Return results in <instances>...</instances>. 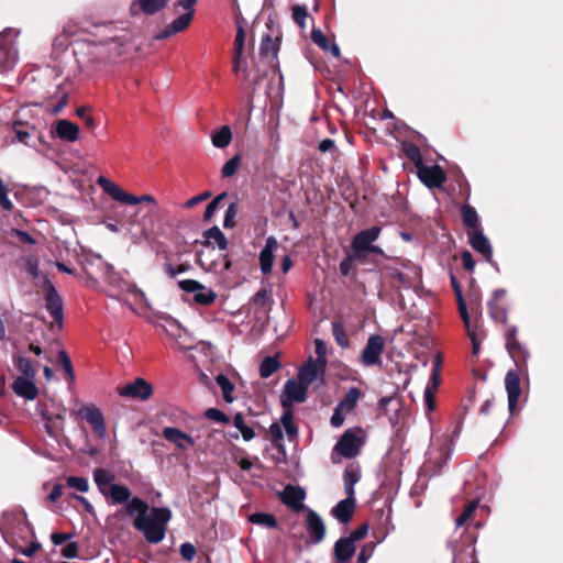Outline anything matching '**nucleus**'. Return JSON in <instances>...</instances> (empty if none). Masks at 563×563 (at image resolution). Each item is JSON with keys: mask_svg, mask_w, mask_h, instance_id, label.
Instances as JSON below:
<instances>
[{"mask_svg": "<svg viewBox=\"0 0 563 563\" xmlns=\"http://www.w3.org/2000/svg\"><path fill=\"white\" fill-rule=\"evenodd\" d=\"M13 364L15 368L22 374L20 377L35 378L36 369L29 358L21 355H15L13 356Z\"/></svg>", "mask_w": 563, "mask_h": 563, "instance_id": "c9c22d12", "label": "nucleus"}, {"mask_svg": "<svg viewBox=\"0 0 563 563\" xmlns=\"http://www.w3.org/2000/svg\"><path fill=\"white\" fill-rule=\"evenodd\" d=\"M277 242L275 238L269 236L266 240V244L264 249L260 253V265L263 274H268L272 272L273 262H274V249L276 247Z\"/></svg>", "mask_w": 563, "mask_h": 563, "instance_id": "a878e982", "label": "nucleus"}, {"mask_svg": "<svg viewBox=\"0 0 563 563\" xmlns=\"http://www.w3.org/2000/svg\"><path fill=\"white\" fill-rule=\"evenodd\" d=\"M380 231L382 229L379 227L374 225L369 229L360 231L354 235L351 242V249L357 262L362 264L366 262L368 249L372 243L378 239Z\"/></svg>", "mask_w": 563, "mask_h": 563, "instance_id": "0eeeda50", "label": "nucleus"}, {"mask_svg": "<svg viewBox=\"0 0 563 563\" xmlns=\"http://www.w3.org/2000/svg\"><path fill=\"white\" fill-rule=\"evenodd\" d=\"M19 33L12 27H7L0 33V64L5 69L13 67L18 60L15 42Z\"/></svg>", "mask_w": 563, "mask_h": 563, "instance_id": "6e6552de", "label": "nucleus"}, {"mask_svg": "<svg viewBox=\"0 0 563 563\" xmlns=\"http://www.w3.org/2000/svg\"><path fill=\"white\" fill-rule=\"evenodd\" d=\"M505 386L508 395L509 408L512 409L520 396V379L519 374L515 371H509L505 377Z\"/></svg>", "mask_w": 563, "mask_h": 563, "instance_id": "b1692460", "label": "nucleus"}, {"mask_svg": "<svg viewBox=\"0 0 563 563\" xmlns=\"http://www.w3.org/2000/svg\"><path fill=\"white\" fill-rule=\"evenodd\" d=\"M240 162H241L240 155H235L232 158H230L221 168L222 177H224V178L232 177L236 173Z\"/></svg>", "mask_w": 563, "mask_h": 563, "instance_id": "603ef678", "label": "nucleus"}, {"mask_svg": "<svg viewBox=\"0 0 563 563\" xmlns=\"http://www.w3.org/2000/svg\"><path fill=\"white\" fill-rule=\"evenodd\" d=\"M57 358H58V362L60 363V365L63 366V368L65 369V372L67 373L69 380L74 382L75 373H74L71 361H70L68 354L66 353V351L60 350L58 352Z\"/></svg>", "mask_w": 563, "mask_h": 563, "instance_id": "6e6d98bb", "label": "nucleus"}, {"mask_svg": "<svg viewBox=\"0 0 563 563\" xmlns=\"http://www.w3.org/2000/svg\"><path fill=\"white\" fill-rule=\"evenodd\" d=\"M417 175L428 188H441L446 180V175L439 165L427 166L422 164L417 168Z\"/></svg>", "mask_w": 563, "mask_h": 563, "instance_id": "4468645a", "label": "nucleus"}, {"mask_svg": "<svg viewBox=\"0 0 563 563\" xmlns=\"http://www.w3.org/2000/svg\"><path fill=\"white\" fill-rule=\"evenodd\" d=\"M18 265H23L26 272L33 277L38 278L40 268H38V260L34 255H27L21 257L16 261Z\"/></svg>", "mask_w": 563, "mask_h": 563, "instance_id": "79ce46f5", "label": "nucleus"}, {"mask_svg": "<svg viewBox=\"0 0 563 563\" xmlns=\"http://www.w3.org/2000/svg\"><path fill=\"white\" fill-rule=\"evenodd\" d=\"M384 347L385 341L380 335H371L361 353V362L363 365L373 366L378 364L380 362V355L384 351Z\"/></svg>", "mask_w": 563, "mask_h": 563, "instance_id": "ddd939ff", "label": "nucleus"}, {"mask_svg": "<svg viewBox=\"0 0 563 563\" xmlns=\"http://www.w3.org/2000/svg\"><path fill=\"white\" fill-rule=\"evenodd\" d=\"M167 3L168 0H137L132 4V10L134 7H139L144 14L153 15L163 10Z\"/></svg>", "mask_w": 563, "mask_h": 563, "instance_id": "7c9ffc66", "label": "nucleus"}, {"mask_svg": "<svg viewBox=\"0 0 563 563\" xmlns=\"http://www.w3.org/2000/svg\"><path fill=\"white\" fill-rule=\"evenodd\" d=\"M106 31H110V33H113V35L104 36V38H103L104 44H110L112 42H118V43L122 44L124 41H126L124 30H119L114 25L108 24L104 27L100 29L99 34H104Z\"/></svg>", "mask_w": 563, "mask_h": 563, "instance_id": "37998d69", "label": "nucleus"}, {"mask_svg": "<svg viewBox=\"0 0 563 563\" xmlns=\"http://www.w3.org/2000/svg\"><path fill=\"white\" fill-rule=\"evenodd\" d=\"M307 390V386L295 379H288L284 385L280 399L284 411L280 421L290 441L295 440L298 435V429L294 421L292 406L295 402L300 404L306 400Z\"/></svg>", "mask_w": 563, "mask_h": 563, "instance_id": "f03ea898", "label": "nucleus"}, {"mask_svg": "<svg viewBox=\"0 0 563 563\" xmlns=\"http://www.w3.org/2000/svg\"><path fill=\"white\" fill-rule=\"evenodd\" d=\"M227 192H222L218 195L216 198L211 200L206 207L203 219L205 221H210L214 213L217 212L220 202L227 197Z\"/></svg>", "mask_w": 563, "mask_h": 563, "instance_id": "864d4df0", "label": "nucleus"}, {"mask_svg": "<svg viewBox=\"0 0 563 563\" xmlns=\"http://www.w3.org/2000/svg\"><path fill=\"white\" fill-rule=\"evenodd\" d=\"M249 521L253 525L263 526L265 528H276L277 520L276 518L266 512H254L249 516Z\"/></svg>", "mask_w": 563, "mask_h": 563, "instance_id": "ea45409f", "label": "nucleus"}, {"mask_svg": "<svg viewBox=\"0 0 563 563\" xmlns=\"http://www.w3.org/2000/svg\"><path fill=\"white\" fill-rule=\"evenodd\" d=\"M12 390L26 400H34L38 395L34 378L29 377H16L12 383Z\"/></svg>", "mask_w": 563, "mask_h": 563, "instance_id": "aec40b11", "label": "nucleus"}, {"mask_svg": "<svg viewBox=\"0 0 563 563\" xmlns=\"http://www.w3.org/2000/svg\"><path fill=\"white\" fill-rule=\"evenodd\" d=\"M385 275L399 283L401 286L409 288L416 285L420 279V269L413 263L407 260H394L383 266Z\"/></svg>", "mask_w": 563, "mask_h": 563, "instance_id": "7ed1b4c3", "label": "nucleus"}, {"mask_svg": "<svg viewBox=\"0 0 563 563\" xmlns=\"http://www.w3.org/2000/svg\"><path fill=\"white\" fill-rule=\"evenodd\" d=\"M73 415L85 419L100 439H103L107 435V427L103 415L96 405H82L77 410H74Z\"/></svg>", "mask_w": 563, "mask_h": 563, "instance_id": "9d476101", "label": "nucleus"}, {"mask_svg": "<svg viewBox=\"0 0 563 563\" xmlns=\"http://www.w3.org/2000/svg\"><path fill=\"white\" fill-rule=\"evenodd\" d=\"M38 411L43 420L45 421L46 433L54 439L65 429V411L64 407H57L54 402H40Z\"/></svg>", "mask_w": 563, "mask_h": 563, "instance_id": "20e7f679", "label": "nucleus"}, {"mask_svg": "<svg viewBox=\"0 0 563 563\" xmlns=\"http://www.w3.org/2000/svg\"><path fill=\"white\" fill-rule=\"evenodd\" d=\"M97 184L102 188L104 192H107L113 200L124 203V205H137L142 202H147L152 205H156V200L151 195H143V196H134L132 194H129L124 191L119 185L111 181L110 179L100 176L97 180Z\"/></svg>", "mask_w": 563, "mask_h": 563, "instance_id": "39448f33", "label": "nucleus"}, {"mask_svg": "<svg viewBox=\"0 0 563 563\" xmlns=\"http://www.w3.org/2000/svg\"><path fill=\"white\" fill-rule=\"evenodd\" d=\"M319 371V365L310 360L299 368L298 380L309 387V385L317 378Z\"/></svg>", "mask_w": 563, "mask_h": 563, "instance_id": "c756f323", "label": "nucleus"}, {"mask_svg": "<svg viewBox=\"0 0 563 563\" xmlns=\"http://www.w3.org/2000/svg\"><path fill=\"white\" fill-rule=\"evenodd\" d=\"M245 33L243 27L239 26L234 40L236 58H241L243 46H244Z\"/></svg>", "mask_w": 563, "mask_h": 563, "instance_id": "e2e57ef3", "label": "nucleus"}, {"mask_svg": "<svg viewBox=\"0 0 563 563\" xmlns=\"http://www.w3.org/2000/svg\"><path fill=\"white\" fill-rule=\"evenodd\" d=\"M93 481L101 494H106V490L113 485L114 475L104 468H96L93 471Z\"/></svg>", "mask_w": 563, "mask_h": 563, "instance_id": "473e14b6", "label": "nucleus"}, {"mask_svg": "<svg viewBox=\"0 0 563 563\" xmlns=\"http://www.w3.org/2000/svg\"><path fill=\"white\" fill-rule=\"evenodd\" d=\"M356 261L354 257V253L344 257L340 263V272L343 276H347L353 267V262Z\"/></svg>", "mask_w": 563, "mask_h": 563, "instance_id": "338daca9", "label": "nucleus"}, {"mask_svg": "<svg viewBox=\"0 0 563 563\" xmlns=\"http://www.w3.org/2000/svg\"><path fill=\"white\" fill-rule=\"evenodd\" d=\"M355 509L354 496H347L346 498L338 503L331 510L332 516L342 523H346L351 520Z\"/></svg>", "mask_w": 563, "mask_h": 563, "instance_id": "5701e85b", "label": "nucleus"}, {"mask_svg": "<svg viewBox=\"0 0 563 563\" xmlns=\"http://www.w3.org/2000/svg\"><path fill=\"white\" fill-rule=\"evenodd\" d=\"M367 531H368V526L367 525H362L357 529L352 531L350 533V536L346 537V539L351 540L355 544L356 541L362 540L363 538H365V536L367 534Z\"/></svg>", "mask_w": 563, "mask_h": 563, "instance_id": "774afa93", "label": "nucleus"}, {"mask_svg": "<svg viewBox=\"0 0 563 563\" xmlns=\"http://www.w3.org/2000/svg\"><path fill=\"white\" fill-rule=\"evenodd\" d=\"M53 134L62 141L74 143L78 141L80 130L74 122L60 119L53 126Z\"/></svg>", "mask_w": 563, "mask_h": 563, "instance_id": "f3484780", "label": "nucleus"}, {"mask_svg": "<svg viewBox=\"0 0 563 563\" xmlns=\"http://www.w3.org/2000/svg\"><path fill=\"white\" fill-rule=\"evenodd\" d=\"M194 11L186 12L175 19L170 24H168L161 33H158L155 38L164 40L173 34L179 33L188 27L191 22Z\"/></svg>", "mask_w": 563, "mask_h": 563, "instance_id": "4be33fe9", "label": "nucleus"}, {"mask_svg": "<svg viewBox=\"0 0 563 563\" xmlns=\"http://www.w3.org/2000/svg\"><path fill=\"white\" fill-rule=\"evenodd\" d=\"M163 438L173 443L177 449L186 451L195 445V440L187 433L174 427H166L162 432Z\"/></svg>", "mask_w": 563, "mask_h": 563, "instance_id": "a211bd4d", "label": "nucleus"}, {"mask_svg": "<svg viewBox=\"0 0 563 563\" xmlns=\"http://www.w3.org/2000/svg\"><path fill=\"white\" fill-rule=\"evenodd\" d=\"M178 286L186 292L194 294V300L203 306L212 303L217 299V294L194 279H184L178 282Z\"/></svg>", "mask_w": 563, "mask_h": 563, "instance_id": "f8f14e48", "label": "nucleus"}, {"mask_svg": "<svg viewBox=\"0 0 563 563\" xmlns=\"http://www.w3.org/2000/svg\"><path fill=\"white\" fill-rule=\"evenodd\" d=\"M280 367V363L278 362L276 356L266 357L260 366V375L262 378H268Z\"/></svg>", "mask_w": 563, "mask_h": 563, "instance_id": "a19ab883", "label": "nucleus"}, {"mask_svg": "<svg viewBox=\"0 0 563 563\" xmlns=\"http://www.w3.org/2000/svg\"><path fill=\"white\" fill-rule=\"evenodd\" d=\"M489 316L496 322L505 323L507 321V311L504 307L499 306L495 301L488 302Z\"/></svg>", "mask_w": 563, "mask_h": 563, "instance_id": "8fccbe9b", "label": "nucleus"}, {"mask_svg": "<svg viewBox=\"0 0 563 563\" xmlns=\"http://www.w3.org/2000/svg\"><path fill=\"white\" fill-rule=\"evenodd\" d=\"M305 492L301 488L287 486L282 493L280 497L285 505L291 507L295 510L303 508Z\"/></svg>", "mask_w": 563, "mask_h": 563, "instance_id": "393cba45", "label": "nucleus"}, {"mask_svg": "<svg viewBox=\"0 0 563 563\" xmlns=\"http://www.w3.org/2000/svg\"><path fill=\"white\" fill-rule=\"evenodd\" d=\"M278 52V42L269 34L262 37L260 45V54L264 57H276Z\"/></svg>", "mask_w": 563, "mask_h": 563, "instance_id": "58836bf2", "label": "nucleus"}, {"mask_svg": "<svg viewBox=\"0 0 563 563\" xmlns=\"http://www.w3.org/2000/svg\"><path fill=\"white\" fill-rule=\"evenodd\" d=\"M467 238L471 246L479 253L486 261L493 257V250L488 239L484 235L482 229L467 231Z\"/></svg>", "mask_w": 563, "mask_h": 563, "instance_id": "6ab92c4d", "label": "nucleus"}, {"mask_svg": "<svg viewBox=\"0 0 563 563\" xmlns=\"http://www.w3.org/2000/svg\"><path fill=\"white\" fill-rule=\"evenodd\" d=\"M106 31H110V33H113V35L104 36V38H103L104 44H110L112 42H118V43L122 44L124 41H126L124 30H119L114 25L108 24L104 27L100 29L99 34H104Z\"/></svg>", "mask_w": 563, "mask_h": 563, "instance_id": "c03bdc74", "label": "nucleus"}, {"mask_svg": "<svg viewBox=\"0 0 563 563\" xmlns=\"http://www.w3.org/2000/svg\"><path fill=\"white\" fill-rule=\"evenodd\" d=\"M461 216L463 223L467 227L468 231L481 230L479 218L475 208L470 205H464L461 208Z\"/></svg>", "mask_w": 563, "mask_h": 563, "instance_id": "72a5a7b5", "label": "nucleus"}, {"mask_svg": "<svg viewBox=\"0 0 563 563\" xmlns=\"http://www.w3.org/2000/svg\"><path fill=\"white\" fill-rule=\"evenodd\" d=\"M282 427L284 428L283 423H278V422H273L271 426H269V429H268V432H269V435H271V439H272V442L274 443V445L276 446H280L282 445V442L284 440V434H283V429Z\"/></svg>", "mask_w": 563, "mask_h": 563, "instance_id": "13d9d810", "label": "nucleus"}, {"mask_svg": "<svg viewBox=\"0 0 563 563\" xmlns=\"http://www.w3.org/2000/svg\"><path fill=\"white\" fill-rule=\"evenodd\" d=\"M517 328L511 327L509 328L505 333V340H506V349L510 355V357L514 360L518 372L523 373L527 367V362L529 358V351L527 347L521 344L517 338Z\"/></svg>", "mask_w": 563, "mask_h": 563, "instance_id": "1a4fd4ad", "label": "nucleus"}, {"mask_svg": "<svg viewBox=\"0 0 563 563\" xmlns=\"http://www.w3.org/2000/svg\"><path fill=\"white\" fill-rule=\"evenodd\" d=\"M363 445V441L354 430H346L333 448V453L340 457H355Z\"/></svg>", "mask_w": 563, "mask_h": 563, "instance_id": "9b49d317", "label": "nucleus"}, {"mask_svg": "<svg viewBox=\"0 0 563 563\" xmlns=\"http://www.w3.org/2000/svg\"><path fill=\"white\" fill-rule=\"evenodd\" d=\"M0 206L7 211L12 210L13 208V203L8 197L7 186L2 180H0Z\"/></svg>", "mask_w": 563, "mask_h": 563, "instance_id": "680f3d73", "label": "nucleus"}, {"mask_svg": "<svg viewBox=\"0 0 563 563\" xmlns=\"http://www.w3.org/2000/svg\"><path fill=\"white\" fill-rule=\"evenodd\" d=\"M308 18L307 7L303 4H296L292 7V19L300 29L306 27V21Z\"/></svg>", "mask_w": 563, "mask_h": 563, "instance_id": "3c124183", "label": "nucleus"}, {"mask_svg": "<svg viewBox=\"0 0 563 563\" xmlns=\"http://www.w3.org/2000/svg\"><path fill=\"white\" fill-rule=\"evenodd\" d=\"M477 506L478 501H471L463 510V512L457 517L455 521L456 527H462L466 521H468L477 509Z\"/></svg>", "mask_w": 563, "mask_h": 563, "instance_id": "4d7b16f0", "label": "nucleus"}, {"mask_svg": "<svg viewBox=\"0 0 563 563\" xmlns=\"http://www.w3.org/2000/svg\"><path fill=\"white\" fill-rule=\"evenodd\" d=\"M66 483L69 487L80 492L86 493L89 490V483L88 479L80 476H69L66 479Z\"/></svg>", "mask_w": 563, "mask_h": 563, "instance_id": "5fc2aeb1", "label": "nucleus"}, {"mask_svg": "<svg viewBox=\"0 0 563 563\" xmlns=\"http://www.w3.org/2000/svg\"><path fill=\"white\" fill-rule=\"evenodd\" d=\"M355 552V544L346 539L341 538L334 544V556L336 563H345L347 562Z\"/></svg>", "mask_w": 563, "mask_h": 563, "instance_id": "cd10ccee", "label": "nucleus"}, {"mask_svg": "<svg viewBox=\"0 0 563 563\" xmlns=\"http://www.w3.org/2000/svg\"><path fill=\"white\" fill-rule=\"evenodd\" d=\"M305 527L312 544L320 543L324 539L325 525L314 510H307Z\"/></svg>", "mask_w": 563, "mask_h": 563, "instance_id": "dca6fc26", "label": "nucleus"}, {"mask_svg": "<svg viewBox=\"0 0 563 563\" xmlns=\"http://www.w3.org/2000/svg\"><path fill=\"white\" fill-rule=\"evenodd\" d=\"M346 413L347 412L340 409V407L336 405V407L334 408L333 415L331 417V420H330L332 427L340 428L344 423Z\"/></svg>", "mask_w": 563, "mask_h": 563, "instance_id": "0e129e2a", "label": "nucleus"}, {"mask_svg": "<svg viewBox=\"0 0 563 563\" xmlns=\"http://www.w3.org/2000/svg\"><path fill=\"white\" fill-rule=\"evenodd\" d=\"M360 397V389L356 387H351L344 398L338 404V406L340 409L349 413L356 407Z\"/></svg>", "mask_w": 563, "mask_h": 563, "instance_id": "4c0bfd02", "label": "nucleus"}, {"mask_svg": "<svg viewBox=\"0 0 563 563\" xmlns=\"http://www.w3.org/2000/svg\"><path fill=\"white\" fill-rule=\"evenodd\" d=\"M205 416H206V418H208L212 421L219 422V423H228L229 422L228 416L223 411H221L217 408L207 409L205 412Z\"/></svg>", "mask_w": 563, "mask_h": 563, "instance_id": "052dcab7", "label": "nucleus"}, {"mask_svg": "<svg viewBox=\"0 0 563 563\" xmlns=\"http://www.w3.org/2000/svg\"><path fill=\"white\" fill-rule=\"evenodd\" d=\"M13 519L16 522V525H15V527L11 528L12 533H18L24 539L27 538V534H30L32 537L34 536L33 529L30 526V523L26 521V518L24 516H18Z\"/></svg>", "mask_w": 563, "mask_h": 563, "instance_id": "49530a36", "label": "nucleus"}, {"mask_svg": "<svg viewBox=\"0 0 563 563\" xmlns=\"http://www.w3.org/2000/svg\"><path fill=\"white\" fill-rule=\"evenodd\" d=\"M106 280L111 288V292L109 294L111 297L118 298L123 292H130L134 296L136 301L144 302L147 306V298L144 291L124 280L110 265L106 267Z\"/></svg>", "mask_w": 563, "mask_h": 563, "instance_id": "423d86ee", "label": "nucleus"}, {"mask_svg": "<svg viewBox=\"0 0 563 563\" xmlns=\"http://www.w3.org/2000/svg\"><path fill=\"white\" fill-rule=\"evenodd\" d=\"M216 382L219 385V387L221 388L224 400L227 402H232L233 401V390H234L233 384L223 374L218 375L216 377Z\"/></svg>", "mask_w": 563, "mask_h": 563, "instance_id": "a18cd8bd", "label": "nucleus"}, {"mask_svg": "<svg viewBox=\"0 0 563 563\" xmlns=\"http://www.w3.org/2000/svg\"><path fill=\"white\" fill-rule=\"evenodd\" d=\"M361 478V470L358 465L351 464L347 465L344 470L343 481H344V489L347 496H354V485Z\"/></svg>", "mask_w": 563, "mask_h": 563, "instance_id": "c85d7f7f", "label": "nucleus"}, {"mask_svg": "<svg viewBox=\"0 0 563 563\" xmlns=\"http://www.w3.org/2000/svg\"><path fill=\"white\" fill-rule=\"evenodd\" d=\"M118 393L122 397L147 400L153 394V388L145 379L136 378L132 383L118 388Z\"/></svg>", "mask_w": 563, "mask_h": 563, "instance_id": "2eb2a0df", "label": "nucleus"}, {"mask_svg": "<svg viewBox=\"0 0 563 563\" xmlns=\"http://www.w3.org/2000/svg\"><path fill=\"white\" fill-rule=\"evenodd\" d=\"M238 214V205L235 202L231 203L225 212L224 220H223V227L225 229H231L235 225V217Z\"/></svg>", "mask_w": 563, "mask_h": 563, "instance_id": "bf43d9fd", "label": "nucleus"}, {"mask_svg": "<svg viewBox=\"0 0 563 563\" xmlns=\"http://www.w3.org/2000/svg\"><path fill=\"white\" fill-rule=\"evenodd\" d=\"M312 42L318 45L323 51H330L334 56H338L340 53L339 46L336 44H329L327 36L322 33L321 30L314 29L311 32Z\"/></svg>", "mask_w": 563, "mask_h": 563, "instance_id": "e433bc0d", "label": "nucleus"}, {"mask_svg": "<svg viewBox=\"0 0 563 563\" xmlns=\"http://www.w3.org/2000/svg\"><path fill=\"white\" fill-rule=\"evenodd\" d=\"M180 555L188 562H191L196 555V548L189 543H183L179 549Z\"/></svg>", "mask_w": 563, "mask_h": 563, "instance_id": "69168bd1", "label": "nucleus"}, {"mask_svg": "<svg viewBox=\"0 0 563 563\" xmlns=\"http://www.w3.org/2000/svg\"><path fill=\"white\" fill-rule=\"evenodd\" d=\"M128 515L134 518L133 526L144 534V538L151 543L163 541L167 530V523L172 518V511L168 508L153 507L148 510L147 504L139 497H130L125 501Z\"/></svg>", "mask_w": 563, "mask_h": 563, "instance_id": "f257e3e1", "label": "nucleus"}, {"mask_svg": "<svg viewBox=\"0 0 563 563\" xmlns=\"http://www.w3.org/2000/svg\"><path fill=\"white\" fill-rule=\"evenodd\" d=\"M207 243L210 245H217L221 251L228 247V240L223 232L217 227H212L203 233Z\"/></svg>", "mask_w": 563, "mask_h": 563, "instance_id": "2f4dec72", "label": "nucleus"}, {"mask_svg": "<svg viewBox=\"0 0 563 563\" xmlns=\"http://www.w3.org/2000/svg\"><path fill=\"white\" fill-rule=\"evenodd\" d=\"M234 427L241 432L245 441H250L255 437L254 430L246 426L241 413H236L233 419Z\"/></svg>", "mask_w": 563, "mask_h": 563, "instance_id": "de8ad7c7", "label": "nucleus"}, {"mask_svg": "<svg viewBox=\"0 0 563 563\" xmlns=\"http://www.w3.org/2000/svg\"><path fill=\"white\" fill-rule=\"evenodd\" d=\"M46 309L60 328L63 324V301L56 289L51 286L46 292Z\"/></svg>", "mask_w": 563, "mask_h": 563, "instance_id": "412c9836", "label": "nucleus"}, {"mask_svg": "<svg viewBox=\"0 0 563 563\" xmlns=\"http://www.w3.org/2000/svg\"><path fill=\"white\" fill-rule=\"evenodd\" d=\"M212 145L217 148L227 147L232 141V131L229 125H223L211 135Z\"/></svg>", "mask_w": 563, "mask_h": 563, "instance_id": "f704fd0d", "label": "nucleus"}, {"mask_svg": "<svg viewBox=\"0 0 563 563\" xmlns=\"http://www.w3.org/2000/svg\"><path fill=\"white\" fill-rule=\"evenodd\" d=\"M106 498H109L110 504L121 505L128 501L131 497V490L128 486L114 483L102 494Z\"/></svg>", "mask_w": 563, "mask_h": 563, "instance_id": "bb28decb", "label": "nucleus"}, {"mask_svg": "<svg viewBox=\"0 0 563 563\" xmlns=\"http://www.w3.org/2000/svg\"><path fill=\"white\" fill-rule=\"evenodd\" d=\"M405 155L408 157L410 162H412L418 168V166H421L423 164L422 162V155L420 148L415 144H406L404 146Z\"/></svg>", "mask_w": 563, "mask_h": 563, "instance_id": "09e8293b", "label": "nucleus"}]
</instances>
